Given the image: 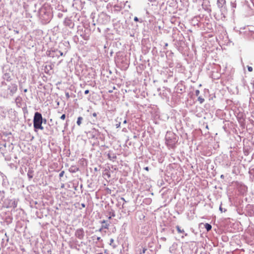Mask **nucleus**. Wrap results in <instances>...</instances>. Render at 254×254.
<instances>
[{
  "mask_svg": "<svg viewBox=\"0 0 254 254\" xmlns=\"http://www.w3.org/2000/svg\"><path fill=\"white\" fill-rule=\"evenodd\" d=\"M43 123V119L42 115L38 113H35L33 120V126L35 129L43 130L44 127L42 126Z\"/></svg>",
  "mask_w": 254,
  "mask_h": 254,
  "instance_id": "obj_1",
  "label": "nucleus"
},
{
  "mask_svg": "<svg viewBox=\"0 0 254 254\" xmlns=\"http://www.w3.org/2000/svg\"><path fill=\"white\" fill-rule=\"evenodd\" d=\"M75 236L78 238L79 239H82L84 236V231L82 229H79L76 231L75 232Z\"/></svg>",
  "mask_w": 254,
  "mask_h": 254,
  "instance_id": "obj_2",
  "label": "nucleus"
},
{
  "mask_svg": "<svg viewBox=\"0 0 254 254\" xmlns=\"http://www.w3.org/2000/svg\"><path fill=\"white\" fill-rule=\"evenodd\" d=\"M177 92L179 93H182L185 90V88L183 87L182 84H178L176 87Z\"/></svg>",
  "mask_w": 254,
  "mask_h": 254,
  "instance_id": "obj_3",
  "label": "nucleus"
},
{
  "mask_svg": "<svg viewBox=\"0 0 254 254\" xmlns=\"http://www.w3.org/2000/svg\"><path fill=\"white\" fill-rule=\"evenodd\" d=\"M226 4L225 0H218L217 5L219 7H222Z\"/></svg>",
  "mask_w": 254,
  "mask_h": 254,
  "instance_id": "obj_4",
  "label": "nucleus"
},
{
  "mask_svg": "<svg viewBox=\"0 0 254 254\" xmlns=\"http://www.w3.org/2000/svg\"><path fill=\"white\" fill-rule=\"evenodd\" d=\"M102 227L105 229H108L109 226V224L107 223L106 222L105 220H103L102 222Z\"/></svg>",
  "mask_w": 254,
  "mask_h": 254,
  "instance_id": "obj_5",
  "label": "nucleus"
},
{
  "mask_svg": "<svg viewBox=\"0 0 254 254\" xmlns=\"http://www.w3.org/2000/svg\"><path fill=\"white\" fill-rule=\"evenodd\" d=\"M176 229L177 230L178 233H185L184 229H182L181 227L178 225L176 226Z\"/></svg>",
  "mask_w": 254,
  "mask_h": 254,
  "instance_id": "obj_6",
  "label": "nucleus"
},
{
  "mask_svg": "<svg viewBox=\"0 0 254 254\" xmlns=\"http://www.w3.org/2000/svg\"><path fill=\"white\" fill-rule=\"evenodd\" d=\"M204 227L206 229L207 231H209L212 228V226L208 223H205L204 224Z\"/></svg>",
  "mask_w": 254,
  "mask_h": 254,
  "instance_id": "obj_7",
  "label": "nucleus"
},
{
  "mask_svg": "<svg viewBox=\"0 0 254 254\" xmlns=\"http://www.w3.org/2000/svg\"><path fill=\"white\" fill-rule=\"evenodd\" d=\"M197 100L200 104H202L204 101V99L201 96H199L197 98Z\"/></svg>",
  "mask_w": 254,
  "mask_h": 254,
  "instance_id": "obj_8",
  "label": "nucleus"
},
{
  "mask_svg": "<svg viewBox=\"0 0 254 254\" xmlns=\"http://www.w3.org/2000/svg\"><path fill=\"white\" fill-rule=\"evenodd\" d=\"M82 118L81 117H79L77 119V124L78 125V126H80L81 124V121L82 120Z\"/></svg>",
  "mask_w": 254,
  "mask_h": 254,
  "instance_id": "obj_9",
  "label": "nucleus"
},
{
  "mask_svg": "<svg viewBox=\"0 0 254 254\" xmlns=\"http://www.w3.org/2000/svg\"><path fill=\"white\" fill-rule=\"evenodd\" d=\"M65 117H66L65 115L63 114L61 116L60 119L61 120H64L65 119Z\"/></svg>",
  "mask_w": 254,
  "mask_h": 254,
  "instance_id": "obj_10",
  "label": "nucleus"
},
{
  "mask_svg": "<svg viewBox=\"0 0 254 254\" xmlns=\"http://www.w3.org/2000/svg\"><path fill=\"white\" fill-rule=\"evenodd\" d=\"M65 96H66V98L68 99L69 98H70V95H69V93L68 92H66L65 93Z\"/></svg>",
  "mask_w": 254,
  "mask_h": 254,
  "instance_id": "obj_11",
  "label": "nucleus"
},
{
  "mask_svg": "<svg viewBox=\"0 0 254 254\" xmlns=\"http://www.w3.org/2000/svg\"><path fill=\"white\" fill-rule=\"evenodd\" d=\"M248 69L249 71L252 72L253 71V67L252 66H248Z\"/></svg>",
  "mask_w": 254,
  "mask_h": 254,
  "instance_id": "obj_12",
  "label": "nucleus"
},
{
  "mask_svg": "<svg viewBox=\"0 0 254 254\" xmlns=\"http://www.w3.org/2000/svg\"><path fill=\"white\" fill-rule=\"evenodd\" d=\"M64 171H62V172L60 173L59 176L60 177H62L64 175Z\"/></svg>",
  "mask_w": 254,
  "mask_h": 254,
  "instance_id": "obj_13",
  "label": "nucleus"
},
{
  "mask_svg": "<svg viewBox=\"0 0 254 254\" xmlns=\"http://www.w3.org/2000/svg\"><path fill=\"white\" fill-rule=\"evenodd\" d=\"M146 250H147V249L146 248H143L142 250V253L144 254L146 252Z\"/></svg>",
  "mask_w": 254,
  "mask_h": 254,
  "instance_id": "obj_14",
  "label": "nucleus"
},
{
  "mask_svg": "<svg viewBox=\"0 0 254 254\" xmlns=\"http://www.w3.org/2000/svg\"><path fill=\"white\" fill-rule=\"evenodd\" d=\"M114 241V240L113 239H111L110 240V244L112 245V244L113 243Z\"/></svg>",
  "mask_w": 254,
  "mask_h": 254,
  "instance_id": "obj_15",
  "label": "nucleus"
},
{
  "mask_svg": "<svg viewBox=\"0 0 254 254\" xmlns=\"http://www.w3.org/2000/svg\"><path fill=\"white\" fill-rule=\"evenodd\" d=\"M199 93V91L198 90H196L195 91V94L196 96H198Z\"/></svg>",
  "mask_w": 254,
  "mask_h": 254,
  "instance_id": "obj_16",
  "label": "nucleus"
},
{
  "mask_svg": "<svg viewBox=\"0 0 254 254\" xmlns=\"http://www.w3.org/2000/svg\"><path fill=\"white\" fill-rule=\"evenodd\" d=\"M89 90H86L84 91V93H85V94H88V93H89Z\"/></svg>",
  "mask_w": 254,
  "mask_h": 254,
  "instance_id": "obj_17",
  "label": "nucleus"
},
{
  "mask_svg": "<svg viewBox=\"0 0 254 254\" xmlns=\"http://www.w3.org/2000/svg\"><path fill=\"white\" fill-rule=\"evenodd\" d=\"M134 20L135 21H138V19L137 17H135L134 18Z\"/></svg>",
  "mask_w": 254,
  "mask_h": 254,
  "instance_id": "obj_18",
  "label": "nucleus"
},
{
  "mask_svg": "<svg viewBox=\"0 0 254 254\" xmlns=\"http://www.w3.org/2000/svg\"><path fill=\"white\" fill-rule=\"evenodd\" d=\"M219 210L220 211L222 212H223V210H222V206L221 205L219 207Z\"/></svg>",
  "mask_w": 254,
  "mask_h": 254,
  "instance_id": "obj_19",
  "label": "nucleus"
},
{
  "mask_svg": "<svg viewBox=\"0 0 254 254\" xmlns=\"http://www.w3.org/2000/svg\"><path fill=\"white\" fill-rule=\"evenodd\" d=\"M14 91H16L17 90V87L16 86H15L13 88Z\"/></svg>",
  "mask_w": 254,
  "mask_h": 254,
  "instance_id": "obj_20",
  "label": "nucleus"
},
{
  "mask_svg": "<svg viewBox=\"0 0 254 254\" xmlns=\"http://www.w3.org/2000/svg\"><path fill=\"white\" fill-rule=\"evenodd\" d=\"M144 169L147 171H149V168L148 167H146Z\"/></svg>",
  "mask_w": 254,
  "mask_h": 254,
  "instance_id": "obj_21",
  "label": "nucleus"
},
{
  "mask_svg": "<svg viewBox=\"0 0 254 254\" xmlns=\"http://www.w3.org/2000/svg\"><path fill=\"white\" fill-rule=\"evenodd\" d=\"M28 176L29 178H32V175H30L29 173H28Z\"/></svg>",
  "mask_w": 254,
  "mask_h": 254,
  "instance_id": "obj_22",
  "label": "nucleus"
},
{
  "mask_svg": "<svg viewBox=\"0 0 254 254\" xmlns=\"http://www.w3.org/2000/svg\"><path fill=\"white\" fill-rule=\"evenodd\" d=\"M93 116L94 117H96L97 116V114H96V113H93Z\"/></svg>",
  "mask_w": 254,
  "mask_h": 254,
  "instance_id": "obj_23",
  "label": "nucleus"
},
{
  "mask_svg": "<svg viewBox=\"0 0 254 254\" xmlns=\"http://www.w3.org/2000/svg\"><path fill=\"white\" fill-rule=\"evenodd\" d=\"M81 206H82V207H85V205L84 203H82L81 204Z\"/></svg>",
  "mask_w": 254,
  "mask_h": 254,
  "instance_id": "obj_24",
  "label": "nucleus"
},
{
  "mask_svg": "<svg viewBox=\"0 0 254 254\" xmlns=\"http://www.w3.org/2000/svg\"><path fill=\"white\" fill-rule=\"evenodd\" d=\"M116 126H117V127H120V124H117Z\"/></svg>",
  "mask_w": 254,
  "mask_h": 254,
  "instance_id": "obj_25",
  "label": "nucleus"
},
{
  "mask_svg": "<svg viewBox=\"0 0 254 254\" xmlns=\"http://www.w3.org/2000/svg\"><path fill=\"white\" fill-rule=\"evenodd\" d=\"M127 123V121L126 120H125L124 122V124H126Z\"/></svg>",
  "mask_w": 254,
  "mask_h": 254,
  "instance_id": "obj_26",
  "label": "nucleus"
},
{
  "mask_svg": "<svg viewBox=\"0 0 254 254\" xmlns=\"http://www.w3.org/2000/svg\"><path fill=\"white\" fill-rule=\"evenodd\" d=\"M24 92H27V89H25V90H24Z\"/></svg>",
  "mask_w": 254,
  "mask_h": 254,
  "instance_id": "obj_27",
  "label": "nucleus"
},
{
  "mask_svg": "<svg viewBox=\"0 0 254 254\" xmlns=\"http://www.w3.org/2000/svg\"><path fill=\"white\" fill-rule=\"evenodd\" d=\"M109 92L110 93H111V92H112V91L110 90Z\"/></svg>",
  "mask_w": 254,
  "mask_h": 254,
  "instance_id": "obj_28",
  "label": "nucleus"
},
{
  "mask_svg": "<svg viewBox=\"0 0 254 254\" xmlns=\"http://www.w3.org/2000/svg\"><path fill=\"white\" fill-rule=\"evenodd\" d=\"M111 218V216L109 217V219H110Z\"/></svg>",
  "mask_w": 254,
  "mask_h": 254,
  "instance_id": "obj_29",
  "label": "nucleus"
}]
</instances>
